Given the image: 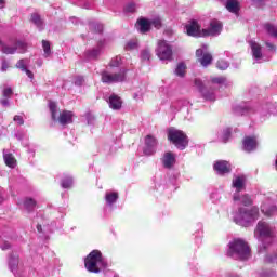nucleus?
Masks as SVG:
<instances>
[{"label": "nucleus", "mask_w": 277, "mask_h": 277, "mask_svg": "<svg viewBox=\"0 0 277 277\" xmlns=\"http://www.w3.org/2000/svg\"><path fill=\"white\" fill-rule=\"evenodd\" d=\"M274 234L275 229L272 224L265 221H259L254 230V236L259 241H262L260 252L267 250V246H269V243H272V239H274Z\"/></svg>", "instance_id": "nucleus-1"}, {"label": "nucleus", "mask_w": 277, "mask_h": 277, "mask_svg": "<svg viewBox=\"0 0 277 277\" xmlns=\"http://www.w3.org/2000/svg\"><path fill=\"white\" fill-rule=\"evenodd\" d=\"M84 266L88 272L98 274L103 269H107V261L98 250H93L84 260Z\"/></svg>", "instance_id": "nucleus-2"}, {"label": "nucleus", "mask_w": 277, "mask_h": 277, "mask_svg": "<svg viewBox=\"0 0 277 277\" xmlns=\"http://www.w3.org/2000/svg\"><path fill=\"white\" fill-rule=\"evenodd\" d=\"M228 256L236 259L238 261H248L250 259V247L248 243L241 239H235L229 242V250L227 252Z\"/></svg>", "instance_id": "nucleus-3"}, {"label": "nucleus", "mask_w": 277, "mask_h": 277, "mask_svg": "<svg viewBox=\"0 0 277 277\" xmlns=\"http://www.w3.org/2000/svg\"><path fill=\"white\" fill-rule=\"evenodd\" d=\"M259 220V208L253 207L250 210L246 208H239L234 214V222L239 226H250L252 222Z\"/></svg>", "instance_id": "nucleus-4"}, {"label": "nucleus", "mask_w": 277, "mask_h": 277, "mask_svg": "<svg viewBox=\"0 0 277 277\" xmlns=\"http://www.w3.org/2000/svg\"><path fill=\"white\" fill-rule=\"evenodd\" d=\"M0 49L5 55H14V53H27V43L16 39L6 41L0 40Z\"/></svg>", "instance_id": "nucleus-5"}, {"label": "nucleus", "mask_w": 277, "mask_h": 277, "mask_svg": "<svg viewBox=\"0 0 277 277\" xmlns=\"http://www.w3.org/2000/svg\"><path fill=\"white\" fill-rule=\"evenodd\" d=\"M168 140L176 146L180 150H185L187 148V144L189 141L187 140V135L181 130H176V128L168 129Z\"/></svg>", "instance_id": "nucleus-6"}, {"label": "nucleus", "mask_w": 277, "mask_h": 277, "mask_svg": "<svg viewBox=\"0 0 277 277\" xmlns=\"http://www.w3.org/2000/svg\"><path fill=\"white\" fill-rule=\"evenodd\" d=\"M49 109L51 111L52 120H58L60 124H72L74 114L70 110H63L57 118V104L49 102Z\"/></svg>", "instance_id": "nucleus-7"}, {"label": "nucleus", "mask_w": 277, "mask_h": 277, "mask_svg": "<svg viewBox=\"0 0 277 277\" xmlns=\"http://www.w3.org/2000/svg\"><path fill=\"white\" fill-rule=\"evenodd\" d=\"M127 80V69L122 68L117 72H109L107 70L102 72L103 83H122Z\"/></svg>", "instance_id": "nucleus-8"}, {"label": "nucleus", "mask_w": 277, "mask_h": 277, "mask_svg": "<svg viewBox=\"0 0 277 277\" xmlns=\"http://www.w3.org/2000/svg\"><path fill=\"white\" fill-rule=\"evenodd\" d=\"M156 53L159 60L162 62H168L172 60V45H170V43H168L166 40H160L158 41Z\"/></svg>", "instance_id": "nucleus-9"}, {"label": "nucleus", "mask_w": 277, "mask_h": 277, "mask_svg": "<svg viewBox=\"0 0 277 277\" xmlns=\"http://www.w3.org/2000/svg\"><path fill=\"white\" fill-rule=\"evenodd\" d=\"M185 30L187 36H192L193 38H205L203 29H200V24L196 19L189 21L185 25Z\"/></svg>", "instance_id": "nucleus-10"}, {"label": "nucleus", "mask_w": 277, "mask_h": 277, "mask_svg": "<svg viewBox=\"0 0 277 277\" xmlns=\"http://www.w3.org/2000/svg\"><path fill=\"white\" fill-rule=\"evenodd\" d=\"M157 137H155L151 134H148L145 137V147L143 149L144 155H146L147 157L155 155V153H157Z\"/></svg>", "instance_id": "nucleus-11"}, {"label": "nucleus", "mask_w": 277, "mask_h": 277, "mask_svg": "<svg viewBox=\"0 0 277 277\" xmlns=\"http://www.w3.org/2000/svg\"><path fill=\"white\" fill-rule=\"evenodd\" d=\"M206 51H207V45H202L201 49H198L196 51V56L200 57L199 62L201 66H203L205 68H207V66H209V64L213 62V56L211 55V53Z\"/></svg>", "instance_id": "nucleus-12"}, {"label": "nucleus", "mask_w": 277, "mask_h": 277, "mask_svg": "<svg viewBox=\"0 0 277 277\" xmlns=\"http://www.w3.org/2000/svg\"><path fill=\"white\" fill-rule=\"evenodd\" d=\"M220 34H222V22L217 19H212L209 29H203V38H208V36H220Z\"/></svg>", "instance_id": "nucleus-13"}, {"label": "nucleus", "mask_w": 277, "mask_h": 277, "mask_svg": "<svg viewBox=\"0 0 277 277\" xmlns=\"http://www.w3.org/2000/svg\"><path fill=\"white\" fill-rule=\"evenodd\" d=\"M249 47L251 49L253 60H255V62H261V60H263V47L254 40L249 41Z\"/></svg>", "instance_id": "nucleus-14"}, {"label": "nucleus", "mask_w": 277, "mask_h": 277, "mask_svg": "<svg viewBox=\"0 0 277 277\" xmlns=\"http://www.w3.org/2000/svg\"><path fill=\"white\" fill-rule=\"evenodd\" d=\"M195 85L196 88H198L200 94H202L206 101H215V93H213V91H208L207 88H205V84L200 81V79H195Z\"/></svg>", "instance_id": "nucleus-15"}, {"label": "nucleus", "mask_w": 277, "mask_h": 277, "mask_svg": "<svg viewBox=\"0 0 277 277\" xmlns=\"http://www.w3.org/2000/svg\"><path fill=\"white\" fill-rule=\"evenodd\" d=\"M256 137L255 136H246L242 141L243 150L246 153H252V150H256L258 146Z\"/></svg>", "instance_id": "nucleus-16"}, {"label": "nucleus", "mask_w": 277, "mask_h": 277, "mask_svg": "<svg viewBox=\"0 0 277 277\" xmlns=\"http://www.w3.org/2000/svg\"><path fill=\"white\" fill-rule=\"evenodd\" d=\"M214 170L217 174H228L230 172V163L228 161L219 160L214 163Z\"/></svg>", "instance_id": "nucleus-17"}, {"label": "nucleus", "mask_w": 277, "mask_h": 277, "mask_svg": "<svg viewBox=\"0 0 277 277\" xmlns=\"http://www.w3.org/2000/svg\"><path fill=\"white\" fill-rule=\"evenodd\" d=\"M232 187L236 189L235 194H241L246 189V177L236 176L232 182Z\"/></svg>", "instance_id": "nucleus-18"}, {"label": "nucleus", "mask_w": 277, "mask_h": 277, "mask_svg": "<svg viewBox=\"0 0 277 277\" xmlns=\"http://www.w3.org/2000/svg\"><path fill=\"white\" fill-rule=\"evenodd\" d=\"M234 202H240V205H243L245 207H250L252 205V197H250L248 194L241 195L240 193H234Z\"/></svg>", "instance_id": "nucleus-19"}, {"label": "nucleus", "mask_w": 277, "mask_h": 277, "mask_svg": "<svg viewBox=\"0 0 277 277\" xmlns=\"http://www.w3.org/2000/svg\"><path fill=\"white\" fill-rule=\"evenodd\" d=\"M27 66H29V60H27V58L19 60L16 63V68H19V70L22 72H26V75L29 79H34V72H31V70L27 69Z\"/></svg>", "instance_id": "nucleus-20"}, {"label": "nucleus", "mask_w": 277, "mask_h": 277, "mask_svg": "<svg viewBox=\"0 0 277 277\" xmlns=\"http://www.w3.org/2000/svg\"><path fill=\"white\" fill-rule=\"evenodd\" d=\"M136 27L141 34H147L150 31V19L147 18H140L136 23Z\"/></svg>", "instance_id": "nucleus-21"}, {"label": "nucleus", "mask_w": 277, "mask_h": 277, "mask_svg": "<svg viewBox=\"0 0 277 277\" xmlns=\"http://www.w3.org/2000/svg\"><path fill=\"white\" fill-rule=\"evenodd\" d=\"M108 105L110 107V109H121L122 108V100L120 98V96L116 95V94H111L109 96L108 100Z\"/></svg>", "instance_id": "nucleus-22"}, {"label": "nucleus", "mask_w": 277, "mask_h": 277, "mask_svg": "<svg viewBox=\"0 0 277 277\" xmlns=\"http://www.w3.org/2000/svg\"><path fill=\"white\" fill-rule=\"evenodd\" d=\"M176 163V156L172 151H167L162 157V166L166 168H172Z\"/></svg>", "instance_id": "nucleus-23"}, {"label": "nucleus", "mask_w": 277, "mask_h": 277, "mask_svg": "<svg viewBox=\"0 0 277 277\" xmlns=\"http://www.w3.org/2000/svg\"><path fill=\"white\" fill-rule=\"evenodd\" d=\"M225 8L228 10V12L236 15L239 14V10L241 9L239 5V0H227Z\"/></svg>", "instance_id": "nucleus-24"}, {"label": "nucleus", "mask_w": 277, "mask_h": 277, "mask_svg": "<svg viewBox=\"0 0 277 277\" xmlns=\"http://www.w3.org/2000/svg\"><path fill=\"white\" fill-rule=\"evenodd\" d=\"M235 113L239 116H247L248 114H254V108L250 107V104H243L235 108Z\"/></svg>", "instance_id": "nucleus-25"}, {"label": "nucleus", "mask_w": 277, "mask_h": 277, "mask_svg": "<svg viewBox=\"0 0 277 277\" xmlns=\"http://www.w3.org/2000/svg\"><path fill=\"white\" fill-rule=\"evenodd\" d=\"M261 211L266 217H272V215H276L277 208L274 205L263 203L261 206Z\"/></svg>", "instance_id": "nucleus-26"}, {"label": "nucleus", "mask_w": 277, "mask_h": 277, "mask_svg": "<svg viewBox=\"0 0 277 277\" xmlns=\"http://www.w3.org/2000/svg\"><path fill=\"white\" fill-rule=\"evenodd\" d=\"M103 51V42L97 43L96 48H93L92 50L87 51V57L89 60H96L98 55H101Z\"/></svg>", "instance_id": "nucleus-27"}, {"label": "nucleus", "mask_w": 277, "mask_h": 277, "mask_svg": "<svg viewBox=\"0 0 277 277\" xmlns=\"http://www.w3.org/2000/svg\"><path fill=\"white\" fill-rule=\"evenodd\" d=\"M3 158L5 166H8L9 168H16V158H14L12 154L3 151Z\"/></svg>", "instance_id": "nucleus-28"}, {"label": "nucleus", "mask_w": 277, "mask_h": 277, "mask_svg": "<svg viewBox=\"0 0 277 277\" xmlns=\"http://www.w3.org/2000/svg\"><path fill=\"white\" fill-rule=\"evenodd\" d=\"M31 23L38 27V29H44V22L42 21V17L38 13L31 14Z\"/></svg>", "instance_id": "nucleus-29"}, {"label": "nucleus", "mask_w": 277, "mask_h": 277, "mask_svg": "<svg viewBox=\"0 0 277 277\" xmlns=\"http://www.w3.org/2000/svg\"><path fill=\"white\" fill-rule=\"evenodd\" d=\"M264 29L268 36H272L273 38L277 37V27L274 24H264Z\"/></svg>", "instance_id": "nucleus-30"}, {"label": "nucleus", "mask_w": 277, "mask_h": 277, "mask_svg": "<svg viewBox=\"0 0 277 277\" xmlns=\"http://www.w3.org/2000/svg\"><path fill=\"white\" fill-rule=\"evenodd\" d=\"M18 267V258L16 255H11L9 259V268L11 272H16Z\"/></svg>", "instance_id": "nucleus-31"}, {"label": "nucleus", "mask_w": 277, "mask_h": 277, "mask_svg": "<svg viewBox=\"0 0 277 277\" xmlns=\"http://www.w3.org/2000/svg\"><path fill=\"white\" fill-rule=\"evenodd\" d=\"M105 200L107 202V205H114V202H116V200H118V193L113 192V193H106L105 195Z\"/></svg>", "instance_id": "nucleus-32"}, {"label": "nucleus", "mask_w": 277, "mask_h": 277, "mask_svg": "<svg viewBox=\"0 0 277 277\" xmlns=\"http://www.w3.org/2000/svg\"><path fill=\"white\" fill-rule=\"evenodd\" d=\"M149 23H150V27H155V29H161V27L163 25L161 17H159V16H156V17L149 19Z\"/></svg>", "instance_id": "nucleus-33"}, {"label": "nucleus", "mask_w": 277, "mask_h": 277, "mask_svg": "<svg viewBox=\"0 0 277 277\" xmlns=\"http://www.w3.org/2000/svg\"><path fill=\"white\" fill-rule=\"evenodd\" d=\"M122 65V56H115L111 58L109 66L110 68H118V66Z\"/></svg>", "instance_id": "nucleus-34"}, {"label": "nucleus", "mask_w": 277, "mask_h": 277, "mask_svg": "<svg viewBox=\"0 0 277 277\" xmlns=\"http://www.w3.org/2000/svg\"><path fill=\"white\" fill-rule=\"evenodd\" d=\"M186 68L187 67L185 66V63L177 64V67L175 68V75H177V77H184Z\"/></svg>", "instance_id": "nucleus-35"}, {"label": "nucleus", "mask_w": 277, "mask_h": 277, "mask_svg": "<svg viewBox=\"0 0 277 277\" xmlns=\"http://www.w3.org/2000/svg\"><path fill=\"white\" fill-rule=\"evenodd\" d=\"M24 207L27 209V211H31L36 208V201L31 198H27L24 201Z\"/></svg>", "instance_id": "nucleus-36"}, {"label": "nucleus", "mask_w": 277, "mask_h": 277, "mask_svg": "<svg viewBox=\"0 0 277 277\" xmlns=\"http://www.w3.org/2000/svg\"><path fill=\"white\" fill-rule=\"evenodd\" d=\"M135 49H137V41L135 39L127 42L126 51H135Z\"/></svg>", "instance_id": "nucleus-37"}, {"label": "nucleus", "mask_w": 277, "mask_h": 277, "mask_svg": "<svg viewBox=\"0 0 277 277\" xmlns=\"http://www.w3.org/2000/svg\"><path fill=\"white\" fill-rule=\"evenodd\" d=\"M42 47L44 51V57H49V55H51V43L47 40H43Z\"/></svg>", "instance_id": "nucleus-38"}, {"label": "nucleus", "mask_w": 277, "mask_h": 277, "mask_svg": "<svg viewBox=\"0 0 277 277\" xmlns=\"http://www.w3.org/2000/svg\"><path fill=\"white\" fill-rule=\"evenodd\" d=\"M61 185L64 189H68V187H72V177L70 176L65 177L62 181Z\"/></svg>", "instance_id": "nucleus-39"}, {"label": "nucleus", "mask_w": 277, "mask_h": 277, "mask_svg": "<svg viewBox=\"0 0 277 277\" xmlns=\"http://www.w3.org/2000/svg\"><path fill=\"white\" fill-rule=\"evenodd\" d=\"M137 10V4L131 2L124 8V12L133 14Z\"/></svg>", "instance_id": "nucleus-40"}, {"label": "nucleus", "mask_w": 277, "mask_h": 277, "mask_svg": "<svg viewBox=\"0 0 277 277\" xmlns=\"http://www.w3.org/2000/svg\"><path fill=\"white\" fill-rule=\"evenodd\" d=\"M216 68H219V70H226V68H228V62L221 60L216 63Z\"/></svg>", "instance_id": "nucleus-41"}, {"label": "nucleus", "mask_w": 277, "mask_h": 277, "mask_svg": "<svg viewBox=\"0 0 277 277\" xmlns=\"http://www.w3.org/2000/svg\"><path fill=\"white\" fill-rule=\"evenodd\" d=\"M141 60H142V62H148V60H150V51L143 50L141 52Z\"/></svg>", "instance_id": "nucleus-42"}, {"label": "nucleus", "mask_w": 277, "mask_h": 277, "mask_svg": "<svg viewBox=\"0 0 277 277\" xmlns=\"http://www.w3.org/2000/svg\"><path fill=\"white\" fill-rule=\"evenodd\" d=\"M212 83L216 85H224V83H226V78L224 77L212 78Z\"/></svg>", "instance_id": "nucleus-43"}, {"label": "nucleus", "mask_w": 277, "mask_h": 277, "mask_svg": "<svg viewBox=\"0 0 277 277\" xmlns=\"http://www.w3.org/2000/svg\"><path fill=\"white\" fill-rule=\"evenodd\" d=\"M229 137H230V129L227 128L223 130L222 142H225V143L228 142Z\"/></svg>", "instance_id": "nucleus-44"}, {"label": "nucleus", "mask_w": 277, "mask_h": 277, "mask_svg": "<svg viewBox=\"0 0 277 277\" xmlns=\"http://www.w3.org/2000/svg\"><path fill=\"white\" fill-rule=\"evenodd\" d=\"M0 248L1 250H8L10 248V242H8V240L3 239L0 236Z\"/></svg>", "instance_id": "nucleus-45"}, {"label": "nucleus", "mask_w": 277, "mask_h": 277, "mask_svg": "<svg viewBox=\"0 0 277 277\" xmlns=\"http://www.w3.org/2000/svg\"><path fill=\"white\" fill-rule=\"evenodd\" d=\"M265 261H266V263H277V253L274 256L267 255L265 258Z\"/></svg>", "instance_id": "nucleus-46"}, {"label": "nucleus", "mask_w": 277, "mask_h": 277, "mask_svg": "<svg viewBox=\"0 0 277 277\" xmlns=\"http://www.w3.org/2000/svg\"><path fill=\"white\" fill-rule=\"evenodd\" d=\"M12 94H13V92H12V89H11V88H5V89L3 90V96H4L5 98H10V96H12Z\"/></svg>", "instance_id": "nucleus-47"}, {"label": "nucleus", "mask_w": 277, "mask_h": 277, "mask_svg": "<svg viewBox=\"0 0 277 277\" xmlns=\"http://www.w3.org/2000/svg\"><path fill=\"white\" fill-rule=\"evenodd\" d=\"M83 81H85V80L83 79V77L78 76V77H76V79H75V85H83Z\"/></svg>", "instance_id": "nucleus-48"}, {"label": "nucleus", "mask_w": 277, "mask_h": 277, "mask_svg": "<svg viewBox=\"0 0 277 277\" xmlns=\"http://www.w3.org/2000/svg\"><path fill=\"white\" fill-rule=\"evenodd\" d=\"M14 122H17V124H24L25 121L23 120L22 116L16 115L14 117Z\"/></svg>", "instance_id": "nucleus-49"}, {"label": "nucleus", "mask_w": 277, "mask_h": 277, "mask_svg": "<svg viewBox=\"0 0 277 277\" xmlns=\"http://www.w3.org/2000/svg\"><path fill=\"white\" fill-rule=\"evenodd\" d=\"M91 27H93L95 29V31H97L98 34H101L103 31L102 24H96L95 26L91 25Z\"/></svg>", "instance_id": "nucleus-50"}, {"label": "nucleus", "mask_w": 277, "mask_h": 277, "mask_svg": "<svg viewBox=\"0 0 277 277\" xmlns=\"http://www.w3.org/2000/svg\"><path fill=\"white\" fill-rule=\"evenodd\" d=\"M266 47L269 51H276V45L275 44H272L269 42H266Z\"/></svg>", "instance_id": "nucleus-51"}, {"label": "nucleus", "mask_w": 277, "mask_h": 277, "mask_svg": "<svg viewBox=\"0 0 277 277\" xmlns=\"http://www.w3.org/2000/svg\"><path fill=\"white\" fill-rule=\"evenodd\" d=\"M252 2L256 5V8H261V5H263V0H252Z\"/></svg>", "instance_id": "nucleus-52"}, {"label": "nucleus", "mask_w": 277, "mask_h": 277, "mask_svg": "<svg viewBox=\"0 0 277 277\" xmlns=\"http://www.w3.org/2000/svg\"><path fill=\"white\" fill-rule=\"evenodd\" d=\"M8 70V62H2V72H5Z\"/></svg>", "instance_id": "nucleus-53"}, {"label": "nucleus", "mask_w": 277, "mask_h": 277, "mask_svg": "<svg viewBox=\"0 0 277 277\" xmlns=\"http://www.w3.org/2000/svg\"><path fill=\"white\" fill-rule=\"evenodd\" d=\"M1 105H3V107H8V105H10V101L1 100Z\"/></svg>", "instance_id": "nucleus-54"}, {"label": "nucleus", "mask_w": 277, "mask_h": 277, "mask_svg": "<svg viewBox=\"0 0 277 277\" xmlns=\"http://www.w3.org/2000/svg\"><path fill=\"white\" fill-rule=\"evenodd\" d=\"M5 8V0H0V10Z\"/></svg>", "instance_id": "nucleus-55"}, {"label": "nucleus", "mask_w": 277, "mask_h": 277, "mask_svg": "<svg viewBox=\"0 0 277 277\" xmlns=\"http://www.w3.org/2000/svg\"><path fill=\"white\" fill-rule=\"evenodd\" d=\"M38 233H42V225H37Z\"/></svg>", "instance_id": "nucleus-56"}, {"label": "nucleus", "mask_w": 277, "mask_h": 277, "mask_svg": "<svg viewBox=\"0 0 277 277\" xmlns=\"http://www.w3.org/2000/svg\"><path fill=\"white\" fill-rule=\"evenodd\" d=\"M83 8H84L85 10H90V4H84Z\"/></svg>", "instance_id": "nucleus-57"}, {"label": "nucleus", "mask_w": 277, "mask_h": 277, "mask_svg": "<svg viewBox=\"0 0 277 277\" xmlns=\"http://www.w3.org/2000/svg\"><path fill=\"white\" fill-rule=\"evenodd\" d=\"M0 202H3V197H0Z\"/></svg>", "instance_id": "nucleus-58"}, {"label": "nucleus", "mask_w": 277, "mask_h": 277, "mask_svg": "<svg viewBox=\"0 0 277 277\" xmlns=\"http://www.w3.org/2000/svg\"><path fill=\"white\" fill-rule=\"evenodd\" d=\"M114 277H120V276H118V274H115Z\"/></svg>", "instance_id": "nucleus-59"}]
</instances>
